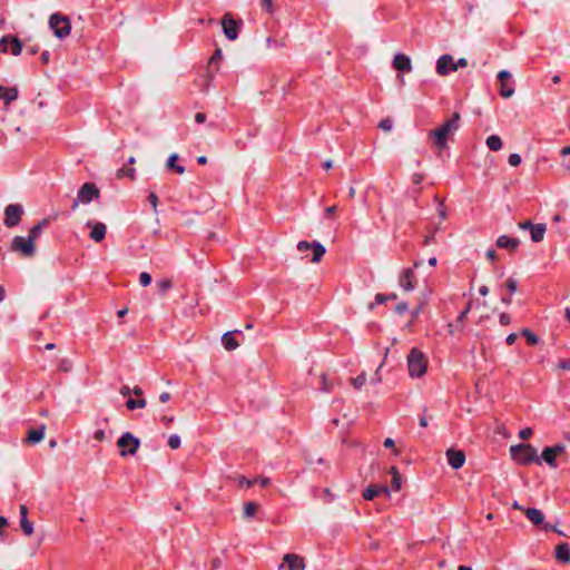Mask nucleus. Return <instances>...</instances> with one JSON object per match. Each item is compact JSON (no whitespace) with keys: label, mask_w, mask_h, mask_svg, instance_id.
<instances>
[{"label":"nucleus","mask_w":570,"mask_h":570,"mask_svg":"<svg viewBox=\"0 0 570 570\" xmlns=\"http://www.w3.org/2000/svg\"><path fill=\"white\" fill-rule=\"evenodd\" d=\"M47 224V220H42L40 222L39 224L35 225L30 232H29V238L32 239V242L36 244V240L38 239V237L40 236L43 227L46 226Z\"/></svg>","instance_id":"31"},{"label":"nucleus","mask_w":570,"mask_h":570,"mask_svg":"<svg viewBox=\"0 0 570 570\" xmlns=\"http://www.w3.org/2000/svg\"><path fill=\"white\" fill-rule=\"evenodd\" d=\"M0 50L4 53L10 50L13 56H19L22 51V43L16 37H3L0 39Z\"/></svg>","instance_id":"15"},{"label":"nucleus","mask_w":570,"mask_h":570,"mask_svg":"<svg viewBox=\"0 0 570 570\" xmlns=\"http://www.w3.org/2000/svg\"><path fill=\"white\" fill-rule=\"evenodd\" d=\"M500 82V95L503 98H510L514 95V85L511 81V73L508 70H501L498 73Z\"/></svg>","instance_id":"14"},{"label":"nucleus","mask_w":570,"mask_h":570,"mask_svg":"<svg viewBox=\"0 0 570 570\" xmlns=\"http://www.w3.org/2000/svg\"><path fill=\"white\" fill-rule=\"evenodd\" d=\"M412 274L413 272L411 269H405L403 272V279L401 281L403 283V285H411L412 283Z\"/></svg>","instance_id":"43"},{"label":"nucleus","mask_w":570,"mask_h":570,"mask_svg":"<svg viewBox=\"0 0 570 570\" xmlns=\"http://www.w3.org/2000/svg\"><path fill=\"white\" fill-rule=\"evenodd\" d=\"M49 27L53 35L59 39H65L70 35L71 23L66 16L53 13L49 18Z\"/></svg>","instance_id":"7"},{"label":"nucleus","mask_w":570,"mask_h":570,"mask_svg":"<svg viewBox=\"0 0 570 570\" xmlns=\"http://www.w3.org/2000/svg\"><path fill=\"white\" fill-rule=\"evenodd\" d=\"M381 493L390 495V489L385 485H372L364 490L363 498L370 501Z\"/></svg>","instance_id":"20"},{"label":"nucleus","mask_w":570,"mask_h":570,"mask_svg":"<svg viewBox=\"0 0 570 570\" xmlns=\"http://www.w3.org/2000/svg\"><path fill=\"white\" fill-rule=\"evenodd\" d=\"M522 335L525 336L527 341L531 344V345H534L539 342V338L538 336L532 333L531 331L529 330H523L522 331Z\"/></svg>","instance_id":"38"},{"label":"nucleus","mask_w":570,"mask_h":570,"mask_svg":"<svg viewBox=\"0 0 570 570\" xmlns=\"http://www.w3.org/2000/svg\"><path fill=\"white\" fill-rule=\"evenodd\" d=\"M146 404L147 402L144 397H139L137 400L128 399L126 402V406L131 411L136 409H144Z\"/></svg>","instance_id":"34"},{"label":"nucleus","mask_w":570,"mask_h":570,"mask_svg":"<svg viewBox=\"0 0 570 570\" xmlns=\"http://www.w3.org/2000/svg\"><path fill=\"white\" fill-rule=\"evenodd\" d=\"M438 214L442 220L446 218V209L442 203L438 205Z\"/></svg>","instance_id":"48"},{"label":"nucleus","mask_w":570,"mask_h":570,"mask_svg":"<svg viewBox=\"0 0 570 570\" xmlns=\"http://www.w3.org/2000/svg\"><path fill=\"white\" fill-rule=\"evenodd\" d=\"M455 71L454 58L451 55H442L436 61V73L439 76H446Z\"/></svg>","instance_id":"16"},{"label":"nucleus","mask_w":570,"mask_h":570,"mask_svg":"<svg viewBox=\"0 0 570 570\" xmlns=\"http://www.w3.org/2000/svg\"><path fill=\"white\" fill-rule=\"evenodd\" d=\"M524 514L534 525L543 524L544 515L541 510L535 508H527L524 509Z\"/></svg>","instance_id":"22"},{"label":"nucleus","mask_w":570,"mask_h":570,"mask_svg":"<svg viewBox=\"0 0 570 570\" xmlns=\"http://www.w3.org/2000/svg\"><path fill=\"white\" fill-rule=\"evenodd\" d=\"M508 292H499L501 287H478V297L490 296L488 301L482 302L484 306H489L492 309H498L500 305H509L511 302L512 294L515 287H509ZM479 301V298H476Z\"/></svg>","instance_id":"2"},{"label":"nucleus","mask_w":570,"mask_h":570,"mask_svg":"<svg viewBox=\"0 0 570 570\" xmlns=\"http://www.w3.org/2000/svg\"><path fill=\"white\" fill-rule=\"evenodd\" d=\"M222 27L225 37L228 40L234 41L238 38L242 21L235 20L230 13H225L222 19Z\"/></svg>","instance_id":"11"},{"label":"nucleus","mask_w":570,"mask_h":570,"mask_svg":"<svg viewBox=\"0 0 570 570\" xmlns=\"http://www.w3.org/2000/svg\"><path fill=\"white\" fill-rule=\"evenodd\" d=\"M10 249L22 257H32L36 253V244L29 237L14 236Z\"/></svg>","instance_id":"9"},{"label":"nucleus","mask_w":570,"mask_h":570,"mask_svg":"<svg viewBox=\"0 0 570 570\" xmlns=\"http://www.w3.org/2000/svg\"><path fill=\"white\" fill-rule=\"evenodd\" d=\"M45 431H46L45 425H41L39 429L29 431L28 441L33 444L39 443L45 438Z\"/></svg>","instance_id":"27"},{"label":"nucleus","mask_w":570,"mask_h":570,"mask_svg":"<svg viewBox=\"0 0 570 570\" xmlns=\"http://www.w3.org/2000/svg\"><path fill=\"white\" fill-rule=\"evenodd\" d=\"M449 465L454 469H461L465 463V454L461 450L449 449L445 453Z\"/></svg>","instance_id":"17"},{"label":"nucleus","mask_w":570,"mask_h":570,"mask_svg":"<svg viewBox=\"0 0 570 570\" xmlns=\"http://www.w3.org/2000/svg\"><path fill=\"white\" fill-rule=\"evenodd\" d=\"M392 65L399 71H412L411 58L404 53H396L393 58Z\"/></svg>","instance_id":"19"},{"label":"nucleus","mask_w":570,"mask_h":570,"mask_svg":"<svg viewBox=\"0 0 570 570\" xmlns=\"http://www.w3.org/2000/svg\"><path fill=\"white\" fill-rule=\"evenodd\" d=\"M255 483H259L261 487H267L271 483V480L266 476H259L254 479Z\"/></svg>","instance_id":"49"},{"label":"nucleus","mask_w":570,"mask_h":570,"mask_svg":"<svg viewBox=\"0 0 570 570\" xmlns=\"http://www.w3.org/2000/svg\"><path fill=\"white\" fill-rule=\"evenodd\" d=\"M239 333H240V331L236 330V331L227 332L222 336V343H223V346L225 347V350L235 351L239 346V343L234 337L235 334H239Z\"/></svg>","instance_id":"21"},{"label":"nucleus","mask_w":570,"mask_h":570,"mask_svg":"<svg viewBox=\"0 0 570 570\" xmlns=\"http://www.w3.org/2000/svg\"><path fill=\"white\" fill-rule=\"evenodd\" d=\"M549 449H550V451H552V453H553L554 455H557V456H558V455H560L561 453H563V452H564V449H566V448H564V445H563V444H556V445H553V446H549Z\"/></svg>","instance_id":"44"},{"label":"nucleus","mask_w":570,"mask_h":570,"mask_svg":"<svg viewBox=\"0 0 570 570\" xmlns=\"http://www.w3.org/2000/svg\"><path fill=\"white\" fill-rule=\"evenodd\" d=\"M390 473L392 474V488L395 491L401 490L402 487V479L399 473V470L395 466H392L390 470Z\"/></svg>","instance_id":"32"},{"label":"nucleus","mask_w":570,"mask_h":570,"mask_svg":"<svg viewBox=\"0 0 570 570\" xmlns=\"http://www.w3.org/2000/svg\"><path fill=\"white\" fill-rule=\"evenodd\" d=\"M512 459L519 464L539 462L537 450L530 444H517L510 448Z\"/></svg>","instance_id":"5"},{"label":"nucleus","mask_w":570,"mask_h":570,"mask_svg":"<svg viewBox=\"0 0 570 570\" xmlns=\"http://www.w3.org/2000/svg\"><path fill=\"white\" fill-rule=\"evenodd\" d=\"M20 512V527L24 535L30 537L33 534V523L28 519V508L24 504L19 507Z\"/></svg>","instance_id":"18"},{"label":"nucleus","mask_w":570,"mask_h":570,"mask_svg":"<svg viewBox=\"0 0 570 570\" xmlns=\"http://www.w3.org/2000/svg\"><path fill=\"white\" fill-rule=\"evenodd\" d=\"M297 250L302 254L303 259H309L312 263H317L324 256L326 249L320 242L301 240L297 244Z\"/></svg>","instance_id":"4"},{"label":"nucleus","mask_w":570,"mask_h":570,"mask_svg":"<svg viewBox=\"0 0 570 570\" xmlns=\"http://www.w3.org/2000/svg\"><path fill=\"white\" fill-rule=\"evenodd\" d=\"M140 285H149L151 283V275L147 272H142L139 276Z\"/></svg>","instance_id":"42"},{"label":"nucleus","mask_w":570,"mask_h":570,"mask_svg":"<svg viewBox=\"0 0 570 570\" xmlns=\"http://www.w3.org/2000/svg\"><path fill=\"white\" fill-rule=\"evenodd\" d=\"M395 308H396V312H397V313L402 314V313H404V312H406V311H407V304H406V303H404V302H401V303H399V304L396 305V307H395Z\"/></svg>","instance_id":"54"},{"label":"nucleus","mask_w":570,"mask_h":570,"mask_svg":"<svg viewBox=\"0 0 570 570\" xmlns=\"http://www.w3.org/2000/svg\"><path fill=\"white\" fill-rule=\"evenodd\" d=\"M262 6L267 12H274L273 0H262Z\"/></svg>","instance_id":"46"},{"label":"nucleus","mask_w":570,"mask_h":570,"mask_svg":"<svg viewBox=\"0 0 570 570\" xmlns=\"http://www.w3.org/2000/svg\"><path fill=\"white\" fill-rule=\"evenodd\" d=\"M17 97L18 90L16 88L0 86V99L4 100L7 105L16 100Z\"/></svg>","instance_id":"24"},{"label":"nucleus","mask_w":570,"mask_h":570,"mask_svg":"<svg viewBox=\"0 0 570 570\" xmlns=\"http://www.w3.org/2000/svg\"><path fill=\"white\" fill-rule=\"evenodd\" d=\"M120 394L125 397L129 396L131 394V389L129 386H122L120 389Z\"/></svg>","instance_id":"59"},{"label":"nucleus","mask_w":570,"mask_h":570,"mask_svg":"<svg viewBox=\"0 0 570 570\" xmlns=\"http://www.w3.org/2000/svg\"><path fill=\"white\" fill-rule=\"evenodd\" d=\"M306 563L303 557L296 553H286L283 556V562L278 570H305Z\"/></svg>","instance_id":"12"},{"label":"nucleus","mask_w":570,"mask_h":570,"mask_svg":"<svg viewBox=\"0 0 570 570\" xmlns=\"http://www.w3.org/2000/svg\"><path fill=\"white\" fill-rule=\"evenodd\" d=\"M395 298V295L377 294L375 296V304H385L387 301H393Z\"/></svg>","instance_id":"39"},{"label":"nucleus","mask_w":570,"mask_h":570,"mask_svg":"<svg viewBox=\"0 0 570 570\" xmlns=\"http://www.w3.org/2000/svg\"><path fill=\"white\" fill-rule=\"evenodd\" d=\"M257 509H258V507L254 502L245 503V505H244V515H245V518H248V519L253 518L256 514Z\"/></svg>","instance_id":"36"},{"label":"nucleus","mask_w":570,"mask_h":570,"mask_svg":"<svg viewBox=\"0 0 570 570\" xmlns=\"http://www.w3.org/2000/svg\"><path fill=\"white\" fill-rule=\"evenodd\" d=\"M497 245L500 248L515 249L519 246V239L502 235L498 238Z\"/></svg>","instance_id":"25"},{"label":"nucleus","mask_w":570,"mask_h":570,"mask_svg":"<svg viewBox=\"0 0 570 570\" xmlns=\"http://www.w3.org/2000/svg\"><path fill=\"white\" fill-rule=\"evenodd\" d=\"M522 161V158L519 154H511L508 158V163L512 167H518Z\"/></svg>","instance_id":"40"},{"label":"nucleus","mask_w":570,"mask_h":570,"mask_svg":"<svg viewBox=\"0 0 570 570\" xmlns=\"http://www.w3.org/2000/svg\"><path fill=\"white\" fill-rule=\"evenodd\" d=\"M487 257H488V259H490V261H494V259L497 258V253H495V250H493V249H489V250L487 252Z\"/></svg>","instance_id":"62"},{"label":"nucleus","mask_w":570,"mask_h":570,"mask_svg":"<svg viewBox=\"0 0 570 570\" xmlns=\"http://www.w3.org/2000/svg\"><path fill=\"white\" fill-rule=\"evenodd\" d=\"M379 126L381 129H383L385 131H390L392 129V121L389 119H385V120H382Z\"/></svg>","instance_id":"47"},{"label":"nucleus","mask_w":570,"mask_h":570,"mask_svg":"<svg viewBox=\"0 0 570 570\" xmlns=\"http://www.w3.org/2000/svg\"><path fill=\"white\" fill-rule=\"evenodd\" d=\"M517 340V334L511 333L507 336L505 341L509 345H512Z\"/></svg>","instance_id":"61"},{"label":"nucleus","mask_w":570,"mask_h":570,"mask_svg":"<svg viewBox=\"0 0 570 570\" xmlns=\"http://www.w3.org/2000/svg\"><path fill=\"white\" fill-rule=\"evenodd\" d=\"M454 66H455V71L459 69V68H464L468 66V60L465 58H460L459 60H454Z\"/></svg>","instance_id":"50"},{"label":"nucleus","mask_w":570,"mask_h":570,"mask_svg":"<svg viewBox=\"0 0 570 570\" xmlns=\"http://www.w3.org/2000/svg\"><path fill=\"white\" fill-rule=\"evenodd\" d=\"M366 382V376L364 373L360 374L353 380V385L355 389L360 390Z\"/></svg>","instance_id":"41"},{"label":"nucleus","mask_w":570,"mask_h":570,"mask_svg":"<svg viewBox=\"0 0 570 570\" xmlns=\"http://www.w3.org/2000/svg\"><path fill=\"white\" fill-rule=\"evenodd\" d=\"M94 438L97 441H104L105 440V431L104 430L96 431Z\"/></svg>","instance_id":"58"},{"label":"nucleus","mask_w":570,"mask_h":570,"mask_svg":"<svg viewBox=\"0 0 570 570\" xmlns=\"http://www.w3.org/2000/svg\"><path fill=\"white\" fill-rule=\"evenodd\" d=\"M86 227L90 230L89 238L96 243H100L105 239L107 234L106 224L97 220H87Z\"/></svg>","instance_id":"13"},{"label":"nucleus","mask_w":570,"mask_h":570,"mask_svg":"<svg viewBox=\"0 0 570 570\" xmlns=\"http://www.w3.org/2000/svg\"><path fill=\"white\" fill-rule=\"evenodd\" d=\"M460 128V115L455 112L450 119L445 120L440 127L429 132L434 146L443 150L448 147V138L454 135Z\"/></svg>","instance_id":"1"},{"label":"nucleus","mask_w":570,"mask_h":570,"mask_svg":"<svg viewBox=\"0 0 570 570\" xmlns=\"http://www.w3.org/2000/svg\"><path fill=\"white\" fill-rule=\"evenodd\" d=\"M531 226H534V225L530 222H523V223L519 224V228H521V229H530Z\"/></svg>","instance_id":"63"},{"label":"nucleus","mask_w":570,"mask_h":570,"mask_svg":"<svg viewBox=\"0 0 570 570\" xmlns=\"http://www.w3.org/2000/svg\"><path fill=\"white\" fill-rule=\"evenodd\" d=\"M254 483H255L254 480H248V479H246L244 476L238 478V484L239 485L252 487Z\"/></svg>","instance_id":"51"},{"label":"nucleus","mask_w":570,"mask_h":570,"mask_svg":"<svg viewBox=\"0 0 570 570\" xmlns=\"http://www.w3.org/2000/svg\"><path fill=\"white\" fill-rule=\"evenodd\" d=\"M24 213L23 206L20 204H9L4 207L3 224L8 228H12L21 222Z\"/></svg>","instance_id":"10"},{"label":"nucleus","mask_w":570,"mask_h":570,"mask_svg":"<svg viewBox=\"0 0 570 570\" xmlns=\"http://www.w3.org/2000/svg\"><path fill=\"white\" fill-rule=\"evenodd\" d=\"M556 558L558 561L563 563L570 562V546L568 543H560L557 546Z\"/></svg>","instance_id":"23"},{"label":"nucleus","mask_w":570,"mask_h":570,"mask_svg":"<svg viewBox=\"0 0 570 570\" xmlns=\"http://www.w3.org/2000/svg\"><path fill=\"white\" fill-rule=\"evenodd\" d=\"M541 458L542 460L549 464L550 466L552 468H556L557 466V463H556V459H557V455H554L552 453V451H550L549 448H546L543 451H542V454H541Z\"/></svg>","instance_id":"33"},{"label":"nucleus","mask_w":570,"mask_h":570,"mask_svg":"<svg viewBox=\"0 0 570 570\" xmlns=\"http://www.w3.org/2000/svg\"><path fill=\"white\" fill-rule=\"evenodd\" d=\"M60 368L65 372H68L71 368V362L68 360H65L60 363Z\"/></svg>","instance_id":"55"},{"label":"nucleus","mask_w":570,"mask_h":570,"mask_svg":"<svg viewBox=\"0 0 570 570\" xmlns=\"http://www.w3.org/2000/svg\"><path fill=\"white\" fill-rule=\"evenodd\" d=\"M131 394H135L136 396L141 397L142 390L140 387H138V386H135L134 389H131Z\"/></svg>","instance_id":"64"},{"label":"nucleus","mask_w":570,"mask_h":570,"mask_svg":"<svg viewBox=\"0 0 570 570\" xmlns=\"http://www.w3.org/2000/svg\"><path fill=\"white\" fill-rule=\"evenodd\" d=\"M99 197V189L92 183L83 184L77 193V197L72 203V210H76L79 205H88Z\"/></svg>","instance_id":"6"},{"label":"nucleus","mask_w":570,"mask_h":570,"mask_svg":"<svg viewBox=\"0 0 570 570\" xmlns=\"http://www.w3.org/2000/svg\"><path fill=\"white\" fill-rule=\"evenodd\" d=\"M407 371L412 379L422 377L428 371L426 356L416 347H413L407 355Z\"/></svg>","instance_id":"3"},{"label":"nucleus","mask_w":570,"mask_h":570,"mask_svg":"<svg viewBox=\"0 0 570 570\" xmlns=\"http://www.w3.org/2000/svg\"><path fill=\"white\" fill-rule=\"evenodd\" d=\"M120 456L134 455L140 446V440L130 432H125L117 441Z\"/></svg>","instance_id":"8"},{"label":"nucleus","mask_w":570,"mask_h":570,"mask_svg":"<svg viewBox=\"0 0 570 570\" xmlns=\"http://www.w3.org/2000/svg\"><path fill=\"white\" fill-rule=\"evenodd\" d=\"M560 156L562 157V160L560 163L561 168L566 173H570V159L568 158V156H570V146L561 148Z\"/></svg>","instance_id":"29"},{"label":"nucleus","mask_w":570,"mask_h":570,"mask_svg":"<svg viewBox=\"0 0 570 570\" xmlns=\"http://www.w3.org/2000/svg\"><path fill=\"white\" fill-rule=\"evenodd\" d=\"M546 230H547V228H546L544 224H535L534 226H531V228H530L531 239L534 243L541 242L544 237Z\"/></svg>","instance_id":"26"},{"label":"nucleus","mask_w":570,"mask_h":570,"mask_svg":"<svg viewBox=\"0 0 570 570\" xmlns=\"http://www.w3.org/2000/svg\"><path fill=\"white\" fill-rule=\"evenodd\" d=\"M531 435H532V429H530V428H524V429L520 430V432H519V436H520L522 440H527V439H529Z\"/></svg>","instance_id":"45"},{"label":"nucleus","mask_w":570,"mask_h":570,"mask_svg":"<svg viewBox=\"0 0 570 570\" xmlns=\"http://www.w3.org/2000/svg\"><path fill=\"white\" fill-rule=\"evenodd\" d=\"M181 440L178 434H171L168 438V445L170 449L176 450L180 446Z\"/></svg>","instance_id":"37"},{"label":"nucleus","mask_w":570,"mask_h":570,"mask_svg":"<svg viewBox=\"0 0 570 570\" xmlns=\"http://www.w3.org/2000/svg\"><path fill=\"white\" fill-rule=\"evenodd\" d=\"M558 366L561 370L570 371V360L561 361Z\"/></svg>","instance_id":"57"},{"label":"nucleus","mask_w":570,"mask_h":570,"mask_svg":"<svg viewBox=\"0 0 570 570\" xmlns=\"http://www.w3.org/2000/svg\"><path fill=\"white\" fill-rule=\"evenodd\" d=\"M543 529H544V530H551V531H553V532H557V533H558V534H560V535H564V533H563L561 530L557 529L556 527H553V525H551V524H549V523L544 524V525H543Z\"/></svg>","instance_id":"56"},{"label":"nucleus","mask_w":570,"mask_h":570,"mask_svg":"<svg viewBox=\"0 0 570 570\" xmlns=\"http://www.w3.org/2000/svg\"><path fill=\"white\" fill-rule=\"evenodd\" d=\"M177 159H178V155L171 154L167 159L166 166L168 169H175L179 175H181L185 173V167L177 165L176 164Z\"/></svg>","instance_id":"30"},{"label":"nucleus","mask_w":570,"mask_h":570,"mask_svg":"<svg viewBox=\"0 0 570 570\" xmlns=\"http://www.w3.org/2000/svg\"><path fill=\"white\" fill-rule=\"evenodd\" d=\"M170 399V394L168 392H163L160 395H159V401L161 403H166L168 402Z\"/></svg>","instance_id":"60"},{"label":"nucleus","mask_w":570,"mask_h":570,"mask_svg":"<svg viewBox=\"0 0 570 570\" xmlns=\"http://www.w3.org/2000/svg\"><path fill=\"white\" fill-rule=\"evenodd\" d=\"M117 178H124L128 177L131 180H135L136 178V169L135 168H120L117 170L116 174Z\"/></svg>","instance_id":"35"},{"label":"nucleus","mask_w":570,"mask_h":570,"mask_svg":"<svg viewBox=\"0 0 570 570\" xmlns=\"http://www.w3.org/2000/svg\"><path fill=\"white\" fill-rule=\"evenodd\" d=\"M487 147L492 151H498L502 148L503 142L500 136L491 135L485 140Z\"/></svg>","instance_id":"28"},{"label":"nucleus","mask_w":570,"mask_h":570,"mask_svg":"<svg viewBox=\"0 0 570 570\" xmlns=\"http://www.w3.org/2000/svg\"><path fill=\"white\" fill-rule=\"evenodd\" d=\"M149 202H150L154 210L156 212L157 210V205H158V197L154 193H151L149 195Z\"/></svg>","instance_id":"52"},{"label":"nucleus","mask_w":570,"mask_h":570,"mask_svg":"<svg viewBox=\"0 0 570 570\" xmlns=\"http://www.w3.org/2000/svg\"><path fill=\"white\" fill-rule=\"evenodd\" d=\"M195 121L197 124H204L206 121V115L204 112H197L195 115Z\"/></svg>","instance_id":"53"}]
</instances>
